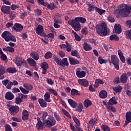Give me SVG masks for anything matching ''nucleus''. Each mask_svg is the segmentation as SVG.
Instances as JSON below:
<instances>
[{"instance_id":"obj_1","label":"nucleus","mask_w":131,"mask_h":131,"mask_svg":"<svg viewBox=\"0 0 131 131\" xmlns=\"http://www.w3.org/2000/svg\"><path fill=\"white\" fill-rule=\"evenodd\" d=\"M85 22H86V19L85 18L79 16L75 17L74 19H69L68 23L74 28L75 31H79L80 28L81 27L80 23L84 24Z\"/></svg>"},{"instance_id":"obj_2","label":"nucleus","mask_w":131,"mask_h":131,"mask_svg":"<svg viewBox=\"0 0 131 131\" xmlns=\"http://www.w3.org/2000/svg\"><path fill=\"white\" fill-rule=\"evenodd\" d=\"M114 13L122 16L124 18H126L131 13V6L126 4H121L118 9L115 10Z\"/></svg>"},{"instance_id":"obj_3","label":"nucleus","mask_w":131,"mask_h":131,"mask_svg":"<svg viewBox=\"0 0 131 131\" xmlns=\"http://www.w3.org/2000/svg\"><path fill=\"white\" fill-rule=\"evenodd\" d=\"M96 32L100 36H107L110 33L109 28H107V25L105 23H101L100 24L96 25Z\"/></svg>"},{"instance_id":"obj_4","label":"nucleus","mask_w":131,"mask_h":131,"mask_svg":"<svg viewBox=\"0 0 131 131\" xmlns=\"http://www.w3.org/2000/svg\"><path fill=\"white\" fill-rule=\"evenodd\" d=\"M1 36L4 39L5 41H7L8 42H9V41H13V42H16L17 41L16 37L12 35V33L8 31L3 32Z\"/></svg>"},{"instance_id":"obj_5","label":"nucleus","mask_w":131,"mask_h":131,"mask_svg":"<svg viewBox=\"0 0 131 131\" xmlns=\"http://www.w3.org/2000/svg\"><path fill=\"white\" fill-rule=\"evenodd\" d=\"M44 123H46V127L49 128H51L56 125L57 121L54 117L49 115L47 120H45Z\"/></svg>"},{"instance_id":"obj_6","label":"nucleus","mask_w":131,"mask_h":131,"mask_svg":"<svg viewBox=\"0 0 131 131\" xmlns=\"http://www.w3.org/2000/svg\"><path fill=\"white\" fill-rule=\"evenodd\" d=\"M54 61L56 62V64L59 66H62V67H64V66H69V63H68L67 58H64L61 59V58L58 57H55L54 58Z\"/></svg>"},{"instance_id":"obj_7","label":"nucleus","mask_w":131,"mask_h":131,"mask_svg":"<svg viewBox=\"0 0 131 131\" xmlns=\"http://www.w3.org/2000/svg\"><path fill=\"white\" fill-rule=\"evenodd\" d=\"M15 63L19 67H26V61L24 59H22V57L19 56H17L15 58Z\"/></svg>"},{"instance_id":"obj_8","label":"nucleus","mask_w":131,"mask_h":131,"mask_svg":"<svg viewBox=\"0 0 131 131\" xmlns=\"http://www.w3.org/2000/svg\"><path fill=\"white\" fill-rule=\"evenodd\" d=\"M19 110L20 108L17 105H11L9 108V113L13 116L16 115L19 112Z\"/></svg>"},{"instance_id":"obj_9","label":"nucleus","mask_w":131,"mask_h":131,"mask_svg":"<svg viewBox=\"0 0 131 131\" xmlns=\"http://www.w3.org/2000/svg\"><path fill=\"white\" fill-rule=\"evenodd\" d=\"M37 124L36 125V128L38 130H40L43 129V127L46 126V123H45V120L42 122L40 120L39 117L37 118Z\"/></svg>"},{"instance_id":"obj_10","label":"nucleus","mask_w":131,"mask_h":131,"mask_svg":"<svg viewBox=\"0 0 131 131\" xmlns=\"http://www.w3.org/2000/svg\"><path fill=\"white\" fill-rule=\"evenodd\" d=\"M113 105H117V101L116 100L115 96L110 98V100L107 102V109H110L111 106Z\"/></svg>"},{"instance_id":"obj_11","label":"nucleus","mask_w":131,"mask_h":131,"mask_svg":"<svg viewBox=\"0 0 131 131\" xmlns=\"http://www.w3.org/2000/svg\"><path fill=\"white\" fill-rule=\"evenodd\" d=\"M76 71V75L78 78H83V77H85V75H86V73H85L84 71H80V68H78Z\"/></svg>"},{"instance_id":"obj_12","label":"nucleus","mask_w":131,"mask_h":131,"mask_svg":"<svg viewBox=\"0 0 131 131\" xmlns=\"http://www.w3.org/2000/svg\"><path fill=\"white\" fill-rule=\"evenodd\" d=\"M111 60H109L108 62L110 64L111 63L114 65V64H117V63H119V59L117 58V56L116 55H112L111 56Z\"/></svg>"},{"instance_id":"obj_13","label":"nucleus","mask_w":131,"mask_h":131,"mask_svg":"<svg viewBox=\"0 0 131 131\" xmlns=\"http://www.w3.org/2000/svg\"><path fill=\"white\" fill-rule=\"evenodd\" d=\"M78 82L82 86L88 88L89 86V81L85 79H78Z\"/></svg>"},{"instance_id":"obj_14","label":"nucleus","mask_w":131,"mask_h":131,"mask_svg":"<svg viewBox=\"0 0 131 131\" xmlns=\"http://www.w3.org/2000/svg\"><path fill=\"white\" fill-rule=\"evenodd\" d=\"M14 30H15L16 32H20L23 30V26L21 24L15 23L14 26L13 27Z\"/></svg>"},{"instance_id":"obj_15","label":"nucleus","mask_w":131,"mask_h":131,"mask_svg":"<svg viewBox=\"0 0 131 131\" xmlns=\"http://www.w3.org/2000/svg\"><path fill=\"white\" fill-rule=\"evenodd\" d=\"M1 11L3 14H10V12H11V8L9 6L3 5L1 7Z\"/></svg>"},{"instance_id":"obj_16","label":"nucleus","mask_w":131,"mask_h":131,"mask_svg":"<svg viewBox=\"0 0 131 131\" xmlns=\"http://www.w3.org/2000/svg\"><path fill=\"white\" fill-rule=\"evenodd\" d=\"M128 78V77H127V74H122L120 78V82H121V83H126V82H127Z\"/></svg>"},{"instance_id":"obj_17","label":"nucleus","mask_w":131,"mask_h":131,"mask_svg":"<svg viewBox=\"0 0 131 131\" xmlns=\"http://www.w3.org/2000/svg\"><path fill=\"white\" fill-rule=\"evenodd\" d=\"M14 97V94H13V93L11 92H7L5 96L6 100H8L9 101L13 100Z\"/></svg>"},{"instance_id":"obj_18","label":"nucleus","mask_w":131,"mask_h":131,"mask_svg":"<svg viewBox=\"0 0 131 131\" xmlns=\"http://www.w3.org/2000/svg\"><path fill=\"white\" fill-rule=\"evenodd\" d=\"M36 33L38 35H41L42 34V32L43 31V26L39 25L35 29Z\"/></svg>"},{"instance_id":"obj_19","label":"nucleus","mask_w":131,"mask_h":131,"mask_svg":"<svg viewBox=\"0 0 131 131\" xmlns=\"http://www.w3.org/2000/svg\"><path fill=\"white\" fill-rule=\"evenodd\" d=\"M29 116V113L26 110H24L22 112L21 118L23 120L26 121L28 119Z\"/></svg>"},{"instance_id":"obj_20","label":"nucleus","mask_w":131,"mask_h":131,"mask_svg":"<svg viewBox=\"0 0 131 131\" xmlns=\"http://www.w3.org/2000/svg\"><path fill=\"white\" fill-rule=\"evenodd\" d=\"M114 30L116 33L120 34V33H121V31H122L121 26L120 24H115L114 26Z\"/></svg>"},{"instance_id":"obj_21","label":"nucleus","mask_w":131,"mask_h":131,"mask_svg":"<svg viewBox=\"0 0 131 131\" xmlns=\"http://www.w3.org/2000/svg\"><path fill=\"white\" fill-rule=\"evenodd\" d=\"M44 7H46L47 9H49V10H54V9H56V8H57V6L55 5V4L52 3L49 4L48 2L46 3Z\"/></svg>"},{"instance_id":"obj_22","label":"nucleus","mask_w":131,"mask_h":131,"mask_svg":"<svg viewBox=\"0 0 131 131\" xmlns=\"http://www.w3.org/2000/svg\"><path fill=\"white\" fill-rule=\"evenodd\" d=\"M31 57L34 59L35 61H37L39 59V55L38 53L35 51L32 52L30 54Z\"/></svg>"},{"instance_id":"obj_23","label":"nucleus","mask_w":131,"mask_h":131,"mask_svg":"<svg viewBox=\"0 0 131 131\" xmlns=\"http://www.w3.org/2000/svg\"><path fill=\"white\" fill-rule=\"evenodd\" d=\"M68 102L69 104V105L72 107V108H76L77 107V102H75L74 100L71 99H69L68 100Z\"/></svg>"},{"instance_id":"obj_24","label":"nucleus","mask_w":131,"mask_h":131,"mask_svg":"<svg viewBox=\"0 0 131 131\" xmlns=\"http://www.w3.org/2000/svg\"><path fill=\"white\" fill-rule=\"evenodd\" d=\"M118 54L121 62H122V63H125V58H124V56H123L122 51H121L120 49L118 50Z\"/></svg>"},{"instance_id":"obj_25","label":"nucleus","mask_w":131,"mask_h":131,"mask_svg":"<svg viewBox=\"0 0 131 131\" xmlns=\"http://www.w3.org/2000/svg\"><path fill=\"white\" fill-rule=\"evenodd\" d=\"M69 60L70 61V64H71V65H77V64L80 63L79 61L73 58V57H69Z\"/></svg>"},{"instance_id":"obj_26","label":"nucleus","mask_w":131,"mask_h":131,"mask_svg":"<svg viewBox=\"0 0 131 131\" xmlns=\"http://www.w3.org/2000/svg\"><path fill=\"white\" fill-rule=\"evenodd\" d=\"M41 68L43 69V74L47 73V70L49 69V65L47 62H43L41 65Z\"/></svg>"},{"instance_id":"obj_27","label":"nucleus","mask_w":131,"mask_h":131,"mask_svg":"<svg viewBox=\"0 0 131 131\" xmlns=\"http://www.w3.org/2000/svg\"><path fill=\"white\" fill-rule=\"evenodd\" d=\"M38 103L42 107V108H46L47 107V102H46V100L42 99V98H39L38 99Z\"/></svg>"},{"instance_id":"obj_28","label":"nucleus","mask_w":131,"mask_h":131,"mask_svg":"<svg viewBox=\"0 0 131 131\" xmlns=\"http://www.w3.org/2000/svg\"><path fill=\"white\" fill-rule=\"evenodd\" d=\"M86 5L88 6V10L89 12H93V11H95V9L96 10V6L95 5L91 4L90 3L88 2Z\"/></svg>"},{"instance_id":"obj_29","label":"nucleus","mask_w":131,"mask_h":131,"mask_svg":"<svg viewBox=\"0 0 131 131\" xmlns=\"http://www.w3.org/2000/svg\"><path fill=\"white\" fill-rule=\"evenodd\" d=\"M99 96L101 99H106L107 98V92L105 90H101L99 92Z\"/></svg>"},{"instance_id":"obj_30","label":"nucleus","mask_w":131,"mask_h":131,"mask_svg":"<svg viewBox=\"0 0 131 131\" xmlns=\"http://www.w3.org/2000/svg\"><path fill=\"white\" fill-rule=\"evenodd\" d=\"M27 62L30 66H36V61L34 60L33 58H29L27 59Z\"/></svg>"},{"instance_id":"obj_31","label":"nucleus","mask_w":131,"mask_h":131,"mask_svg":"<svg viewBox=\"0 0 131 131\" xmlns=\"http://www.w3.org/2000/svg\"><path fill=\"white\" fill-rule=\"evenodd\" d=\"M51 93L49 92H46L44 95V98L46 102H48V103H51Z\"/></svg>"},{"instance_id":"obj_32","label":"nucleus","mask_w":131,"mask_h":131,"mask_svg":"<svg viewBox=\"0 0 131 131\" xmlns=\"http://www.w3.org/2000/svg\"><path fill=\"white\" fill-rule=\"evenodd\" d=\"M83 48L84 51H91L92 50V46L88 44L87 42H85L83 45Z\"/></svg>"},{"instance_id":"obj_33","label":"nucleus","mask_w":131,"mask_h":131,"mask_svg":"<svg viewBox=\"0 0 131 131\" xmlns=\"http://www.w3.org/2000/svg\"><path fill=\"white\" fill-rule=\"evenodd\" d=\"M99 84H104V81L100 79H97L95 80V83L94 84V88H99Z\"/></svg>"},{"instance_id":"obj_34","label":"nucleus","mask_w":131,"mask_h":131,"mask_svg":"<svg viewBox=\"0 0 131 131\" xmlns=\"http://www.w3.org/2000/svg\"><path fill=\"white\" fill-rule=\"evenodd\" d=\"M6 73V68L4 66H1L0 68V79H4V77L2 75H4Z\"/></svg>"},{"instance_id":"obj_35","label":"nucleus","mask_w":131,"mask_h":131,"mask_svg":"<svg viewBox=\"0 0 131 131\" xmlns=\"http://www.w3.org/2000/svg\"><path fill=\"white\" fill-rule=\"evenodd\" d=\"M6 72L8 73H12V74L16 73L17 72V69L14 67L8 68L7 69Z\"/></svg>"},{"instance_id":"obj_36","label":"nucleus","mask_w":131,"mask_h":131,"mask_svg":"<svg viewBox=\"0 0 131 131\" xmlns=\"http://www.w3.org/2000/svg\"><path fill=\"white\" fill-rule=\"evenodd\" d=\"M92 101L90 99H85L84 101L83 105L85 108H89L90 106H92Z\"/></svg>"},{"instance_id":"obj_37","label":"nucleus","mask_w":131,"mask_h":131,"mask_svg":"<svg viewBox=\"0 0 131 131\" xmlns=\"http://www.w3.org/2000/svg\"><path fill=\"white\" fill-rule=\"evenodd\" d=\"M71 55V56H73L74 57H76V58H78V59L80 58V55H79V53H78V51H77V50L72 51Z\"/></svg>"},{"instance_id":"obj_38","label":"nucleus","mask_w":131,"mask_h":131,"mask_svg":"<svg viewBox=\"0 0 131 131\" xmlns=\"http://www.w3.org/2000/svg\"><path fill=\"white\" fill-rule=\"evenodd\" d=\"M52 57H53V54L50 51L46 52L44 55V58L47 59H51Z\"/></svg>"},{"instance_id":"obj_39","label":"nucleus","mask_w":131,"mask_h":131,"mask_svg":"<svg viewBox=\"0 0 131 131\" xmlns=\"http://www.w3.org/2000/svg\"><path fill=\"white\" fill-rule=\"evenodd\" d=\"M82 110H83V105L82 104V103H80L78 104L76 109V111H77V112H81Z\"/></svg>"},{"instance_id":"obj_40","label":"nucleus","mask_w":131,"mask_h":131,"mask_svg":"<svg viewBox=\"0 0 131 131\" xmlns=\"http://www.w3.org/2000/svg\"><path fill=\"white\" fill-rule=\"evenodd\" d=\"M113 90L116 93H119L120 92H121V90H122V86H121V85H118L117 86L113 88Z\"/></svg>"},{"instance_id":"obj_41","label":"nucleus","mask_w":131,"mask_h":131,"mask_svg":"<svg viewBox=\"0 0 131 131\" xmlns=\"http://www.w3.org/2000/svg\"><path fill=\"white\" fill-rule=\"evenodd\" d=\"M72 118L74 122H75L76 123V124L75 125V127L76 126H79L80 125V122H79V120H78V119H77V118L74 116H72Z\"/></svg>"},{"instance_id":"obj_42","label":"nucleus","mask_w":131,"mask_h":131,"mask_svg":"<svg viewBox=\"0 0 131 131\" xmlns=\"http://www.w3.org/2000/svg\"><path fill=\"white\" fill-rule=\"evenodd\" d=\"M23 85L25 89L28 90V91H31L33 89V86H32V85L29 84L28 83H25Z\"/></svg>"},{"instance_id":"obj_43","label":"nucleus","mask_w":131,"mask_h":131,"mask_svg":"<svg viewBox=\"0 0 131 131\" xmlns=\"http://www.w3.org/2000/svg\"><path fill=\"white\" fill-rule=\"evenodd\" d=\"M126 120L128 122H131V112H128L125 115Z\"/></svg>"},{"instance_id":"obj_44","label":"nucleus","mask_w":131,"mask_h":131,"mask_svg":"<svg viewBox=\"0 0 131 131\" xmlns=\"http://www.w3.org/2000/svg\"><path fill=\"white\" fill-rule=\"evenodd\" d=\"M98 61L99 62V64H105L107 62V60H104V59H103V57H102L101 56H99L98 57Z\"/></svg>"},{"instance_id":"obj_45","label":"nucleus","mask_w":131,"mask_h":131,"mask_svg":"<svg viewBox=\"0 0 131 131\" xmlns=\"http://www.w3.org/2000/svg\"><path fill=\"white\" fill-rule=\"evenodd\" d=\"M124 34L126 36L127 39H129L131 37V29L130 30L125 31Z\"/></svg>"},{"instance_id":"obj_46","label":"nucleus","mask_w":131,"mask_h":131,"mask_svg":"<svg viewBox=\"0 0 131 131\" xmlns=\"http://www.w3.org/2000/svg\"><path fill=\"white\" fill-rule=\"evenodd\" d=\"M65 42H66V45H67V47H66V50L69 52H71V50L72 49V47L71 46V45L69 44V43H68V41H66Z\"/></svg>"},{"instance_id":"obj_47","label":"nucleus","mask_w":131,"mask_h":131,"mask_svg":"<svg viewBox=\"0 0 131 131\" xmlns=\"http://www.w3.org/2000/svg\"><path fill=\"white\" fill-rule=\"evenodd\" d=\"M110 40H116V41H118L119 40V38H118V36L116 35H112L110 37Z\"/></svg>"},{"instance_id":"obj_48","label":"nucleus","mask_w":131,"mask_h":131,"mask_svg":"<svg viewBox=\"0 0 131 131\" xmlns=\"http://www.w3.org/2000/svg\"><path fill=\"white\" fill-rule=\"evenodd\" d=\"M71 95L72 96H77L78 95L79 96V94H78V91L76 89H73L71 91Z\"/></svg>"},{"instance_id":"obj_49","label":"nucleus","mask_w":131,"mask_h":131,"mask_svg":"<svg viewBox=\"0 0 131 131\" xmlns=\"http://www.w3.org/2000/svg\"><path fill=\"white\" fill-rule=\"evenodd\" d=\"M48 91L50 92V93H51V94H52L53 95L56 96V97L59 96L57 91H56V90H55L54 89H53V88H50L48 89Z\"/></svg>"},{"instance_id":"obj_50","label":"nucleus","mask_w":131,"mask_h":131,"mask_svg":"<svg viewBox=\"0 0 131 131\" xmlns=\"http://www.w3.org/2000/svg\"><path fill=\"white\" fill-rule=\"evenodd\" d=\"M101 128L103 131H111L110 127L107 125H102Z\"/></svg>"},{"instance_id":"obj_51","label":"nucleus","mask_w":131,"mask_h":131,"mask_svg":"<svg viewBox=\"0 0 131 131\" xmlns=\"http://www.w3.org/2000/svg\"><path fill=\"white\" fill-rule=\"evenodd\" d=\"M96 11L97 12V13H99L100 15H103L104 13H106V10L101 9L98 7L96 8Z\"/></svg>"},{"instance_id":"obj_52","label":"nucleus","mask_w":131,"mask_h":131,"mask_svg":"<svg viewBox=\"0 0 131 131\" xmlns=\"http://www.w3.org/2000/svg\"><path fill=\"white\" fill-rule=\"evenodd\" d=\"M62 112H63L64 115H66V116L68 117V118L71 119V115H70V114H69L67 111H66L65 109H62Z\"/></svg>"},{"instance_id":"obj_53","label":"nucleus","mask_w":131,"mask_h":131,"mask_svg":"<svg viewBox=\"0 0 131 131\" xmlns=\"http://www.w3.org/2000/svg\"><path fill=\"white\" fill-rule=\"evenodd\" d=\"M54 115L56 121L60 122V121H61V118L60 117V116L58 115V113H57V112H54Z\"/></svg>"},{"instance_id":"obj_54","label":"nucleus","mask_w":131,"mask_h":131,"mask_svg":"<svg viewBox=\"0 0 131 131\" xmlns=\"http://www.w3.org/2000/svg\"><path fill=\"white\" fill-rule=\"evenodd\" d=\"M0 58L2 61H6L8 59L7 55L4 52L1 53Z\"/></svg>"},{"instance_id":"obj_55","label":"nucleus","mask_w":131,"mask_h":131,"mask_svg":"<svg viewBox=\"0 0 131 131\" xmlns=\"http://www.w3.org/2000/svg\"><path fill=\"white\" fill-rule=\"evenodd\" d=\"M107 21H108V22H110L111 23H114V22H115V19H114V17L110 15L107 17Z\"/></svg>"},{"instance_id":"obj_56","label":"nucleus","mask_w":131,"mask_h":131,"mask_svg":"<svg viewBox=\"0 0 131 131\" xmlns=\"http://www.w3.org/2000/svg\"><path fill=\"white\" fill-rule=\"evenodd\" d=\"M46 81L48 84L50 85H53L55 82L53 81V80L51 78H47L46 79Z\"/></svg>"},{"instance_id":"obj_57","label":"nucleus","mask_w":131,"mask_h":131,"mask_svg":"<svg viewBox=\"0 0 131 131\" xmlns=\"http://www.w3.org/2000/svg\"><path fill=\"white\" fill-rule=\"evenodd\" d=\"M19 90L21 91V92H23V94H27L29 93V91L26 90V89L23 88V86H20Z\"/></svg>"},{"instance_id":"obj_58","label":"nucleus","mask_w":131,"mask_h":131,"mask_svg":"<svg viewBox=\"0 0 131 131\" xmlns=\"http://www.w3.org/2000/svg\"><path fill=\"white\" fill-rule=\"evenodd\" d=\"M113 82H114L115 84H118V83H120V78L119 77H116L113 80Z\"/></svg>"},{"instance_id":"obj_59","label":"nucleus","mask_w":131,"mask_h":131,"mask_svg":"<svg viewBox=\"0 0 131 131\" xmlns=\"http://www.w3.org/2000/svg\"><path fill=\"white\" fill-rule=\"evenodd\" d=\"M88 33H89V32L88 31V29L86 28V27H85L84 28H83L81 30V34H84V35H86V34H88Z\"/></svg>"},{"instance_id":"obj_60","label":"nucleus","mask_w":131,"mask_h":131,"mask_svg":"<svg viewBox=\"0 0 131 131\" xmlns=\"http://www.w3.org/2000/svg\"><path fill=\"white\" fill-rule=\"evenodd\" d=\"M5 131H13L12 127L9 124H6L5 126Z\"/></svg>"},{"instance_id":"obj_61","label":"nucleus","mask_w":131,"mask_h":131,"mask_svg":"<svg viewBox=\"0 0 131 131\" xmlns=\"http://www.w3.org/2000/svg\"><path fill=\"white\" fill-rule=\"evenodd\" d=\"M12 85H13V82L9 80L6 86V88L8 89V90H11V89H12Z\"/></svg>"},{"instance_id":"obj_62","label":"nucleus","mask_w":131,"mask_h":131,"mask_svg":"<svg viewBox=\"0 0 131 131\" xmlns=\"http://www.w3.org/2000/svg\"><path fill=\"white\" fill-rule=\"evenodd\" d=\"M22 102H23V100L20 97H17L15 99V103L17 105L20 104V103H22Z\"/></svg>"},{"instance_id":"obj_63","label":"nucleus","mask_w":131,"mask_h":131,"mask_svg":"<svg viewBox=\"0 0 131 131\" xmlns=\"http://www.w3.org/2000/svg\"><path fill=\"white\" fill-rule=\"evenodd\" d=\"M19 8V6L18 5H16L15 4H12L11 6H10V9L11 10H12L13 11L16 10V9H18Z\"/></svg>"},{"instance_id":"obj_64","label":"nucleus","mask_w":131,"mask_h":131,"mask_svg":"<svg viewBox=\"0 0 131 131\" xmlns=\"http://www.w3.org/2000/svg\"><path fill=\"white\" fill-rule=\"evenodd\" d=\"M47 116H48V112H44L42 116V120H43V121L46 120Z\"/></svg>"}]
</instances>
